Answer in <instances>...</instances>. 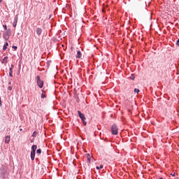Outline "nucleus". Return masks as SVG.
Segmentation results:
<instances>
[{"label": "nucleus", "mask_w": 179, "mask_h": 179, "mask_svg": "<svg viewBox=\"0 0 179 179\" xmlns=\"http://www.w3.org/2000/svg\"><path fill=\"white\" fill-rule=\"evenodd\" d=\"M76 58H82V52L80 50L77 51Z\"/></svg>", "instance_id": "obj_9"}, {"label": "nucleus", "mask_w": 179, "mask_h": 179, "mask_svg": "<svg viewBox=\"0 0 179 179\" xmlns=\"http://www.w3.org/2000/svg\"><path fill=\"white\" fill-rule=\"evenodd\" d=\"M1 2H2V0H0V3H1Z\"/></svg>", "instance_id": "obj_28"}, {"label": "nucleus", "mask_w": 179, "mask_h": 179, "mask_svg": "<svg viewBox=\"0 0 179 179\" xmlns=\"http://www.w3.org/2000/svg\"><path fill=\"white\" fill-rule=\"evenodd\" d=\"M14 66L13 64H11V67L10 68V72H9V76H10V78H13V70Z\"/></svg>", "instance_id": "obj_6"}, {"label": "nucleus", "mask_w": 179, "mask_h": 179, "mask_svg": "<svg viewBox=\"0 0 179 179\" xmlns=\"http://www.w3.org/2000/svg\"><path fill=\"white\" fill-rule=\"evenodd\" d=\"M8 62V57H6L2 60V64H7Z\"/></svg>", "instance_id": "obj_12"}, {"label": "nucleus", "mask_w": 179, "mask_h": 179, "mask_svg": "<svg viewBox=\"0 0 179 179\" xmlns=\"http://www.w3.org/2000/svg\"><path fill=\"white\" fill-rule=\"evenodd\" d=\"M13 48H14V50H17V46H13Z\"/></svg>", "instance_id": "obj_17"}, {"label": "nucleus", "mask_w": 179, "mask_h": 179, "mask_svg": "<svg viewBox=\"0 0 179 179\" xmlns=\"http://www.w3.org/2000/svg\"><path fill=\"white\" fill-rule=\"evenodd\" d=\"M78 114L80 117V118L81 119L82 121H85V120H86V117H85V115L82 113V112H80V110L78 111Z\"/></svg>", "instance_id": "obj_4"}, {"label": "nucleus", "mask_w": 179, "mask_h": 179, "mask_svg": "<svg viewBox=\"0 0 179 179\" xmlns=\"http://www.w3.org/2000/svg\"><path fill=\"white\" fill-rule=\"evenodd\" d=\"M134 79H135V78H134V77H132V80H134Z\"/></svg>", "instance_id": "obj_26"}, {"label": "nucleus", "mask_w": 179, "mask_h": 179, "mask_svg": "<svg viewBox=\"0 0 179 179\" xmlns=\"http://www.w3.org/2000/svg\"><path fill=\"white\" fill-rule=\"evenodd\" d=\"M8 90H10V91L12 90V87H11V86H9V87H8Z\"/></svg>", "instance_id": "obj_18"}, {"label": "nucleus", "mask_w": 179, "mask_h": 179, "mask_svg": "<svg viewBox=\"0 0 179 179\" xmlns=\"http://www.w3.org/2000/svg\"><path fill=\"white\" fill-rule=\"evenodd\" d=\"M17 19H18L17 15H15V17L14 18V22H13V27H16V26L17 24Z\"/></svg>", "instance_id": "obj_5"}, {"label": "nucleus", "mask_w": 179, "mask_h": 179, "mask_svg": "<svg viewBox=\"0 0 179 179\" xmlns=\"http://www.w3.org/2000/svg\"><path fill=\"white\" fill-rule=\"evenodd\" d=\"M103 165H101L100 166H99V169H103Z\"/></svg>", "instance_id": "obj_24"}, {"label": "nucleus", "mask_w": 179, "mask_h": 179, "mask_svg": "<svg viewBox=\"0 0 179 179\" xmlns=\"http://www.w3.org/2000/svg\"><path fill=\"white\" fill-rule=\"evenodd\" d=\"M134 79H135V78H134V77H132V80H134Z\"/></svg>", "instance_id": "obj_25"}, {"label": "nucleus", "mask_w": 179, "mask_h": 179, "mask_svg": "<svg viewBox=\"0 0 179 179\" xmlns=\"http://www.w3.org/2000/svg\"><path fill=\"white\" fill-rule=\"evenodd\" d=\"M37 134H38V132H37V131H34L33 132V134H32V136L34 137V138H36V136H37Z\"/></svg>", "instance_id": "obj_13"}, {"label": "nucleus", "mask_w": 179, "mask_h": 179, "mask_svg": "<svg viewBox=\"0 0 179 179\" xmlns=\"http://www.w3.org/2000/svg\"><path fill=\"white\" fill-rule=\"evenodd\" d=\"M20 131H23V129H20Z\"/></svg>", "instance_id": "obj_27"}, {"label": "nucleus", "mask_w": 179, "mask_h": 179, "mask_svg": "<svg viewBox=\"0 0 179 179\" xmlns=\"http://www.w3.org/2000/svg\"><path fill=\"white\" fill-rule=\"evenodd\" d=\"M3 27L4 30H7L8 29V27L6 25H3Z\"/></svg>", "instance_id": "obj_16"}, {"label": "nucleus", "mask_w": 179, "mask_h": 179, "mask_svg": "<svg viewBox=\"0 0 179 179\" xmlns=\"http://www.w3.org/2000/svg\"><path fill=\"white\" fill-rule=\"evenodd\" d=\"M0 100H1V96H0Z\"/></svg>", "instance_id": "obj_29"}, {"label": "nucleus", "mask_w": 179, "mask_h": 179, "mask_svg": "<svg viewBox=\"0 0 179 179\" xmlns=\"http://www.w3.org/2000/svg\"><path fill=\"white\" fill-rule=\"evenodd\" d=\"M8 45H9V43L8 42H6V44L3 45V51L6 50Z\"/></svg>", "instance_id": "obj_11"}, {"label": "nucleus", "mask_w": 179, "mask_h": 179, "mask_svg": "<svg viewBox=\"0 0 179 179\" xmlns=\"http://www.w3.org/2000/svg\"><path fill=\"white\" fill-rule=\"evenodd\" d=\"M112 135H118V127L117 124H113L111 127Z\"/></svg>", "instance_id": "obj_2"}, {"label": "nucleus", "mask_w": 179, "mask_h": 179, "mask_svg": "<svg viewBox=\"0 0 179 179\" xmlns=\"http://www.w3.org/2000/svg\"><path fill=\"white\" fill-rule=\"evenodd\" d=\"M41 99H45V91L42 90Z\"/></svg>", "instance_id": "obj_10"}, {"label": "nucleus", "mask_w": 179, "mask_h": 179, "mask_svg": "<svg viewBox=\"0 0 179 179\" xmlns=\"http://www.w3.org/2000/svg\"><path fill=\"white\" fill-rule=\"evenodd\" d=\"M37 85L40 89H42L43 86H44V82L40 79V76H36Z\"/></svg>", "instance_id": "obj_3"}, {"label": "nucleus", "mask_w": 179, "mask_h": 179, "mask_svg": "<svg viewBox=\"0 0 179 179\" xmlns=\"http://www.w3.org/2000/svg\"><path fill=\"white\" fill-rule=\"evenodd\" d=\"M176 44L179 47V38L178 39Z\"/></svg>", "instance_id": "obj_19"}, {"label": "nucleus", "mask_w": 179, "mask_h": 179, "mask_svg": "<svg viewBox=\"0 0 179 179\" xmlns=\"http://www.w3.org/2000/svg\"><path fill=\"white\" fill-rule=\"evenodd\" d=\"M36 150H37V145H33L31 146V160H34V157H36Z\"/></svg>", "instance_id": "obj_1"}, {"label": "nucleus", "mask_w": 179, "mask_h": 179, "mask_svg": "<svg viewBox=\"0 0 179 179\" xmlns=\"http://www.w3.org/2000/svg\"><path fill=\"white\" fill-rule=\"evenodd\" d=\"M134 93H137V94L139 93V89L135 88L134 90Z\"/></svg>", "instance_id": "obj_15"}, {"label": "nucleus", "mask_w": 179, "mask_h": 179, "mask_svg": "<svg viewBox=\"0 0 179 179\" xmlns=\"http://www.w3.org/2000/svg\"><path fill=\"white\" fill-rule=\"evenodd\" d=\"M83 124H84V125H85V126H86V125H87V123H86V122H85V120H84V121H83Z\"/></svg>", "instance_id": "obj_21"}, {"label": "nucleus", "mask_w": 179, "mask_h": 179, "mask_svg": "<svg viewBox=\"0 0 179 179\" xmlns=\"http://www.w3.org/2000/svg\"><path fill=\"white\" fill-rule=\"evenodd\" d=\"M96 170H100V166H96Z\"/></svg>", "instance_id": "obj_22"}, {"label": "nucleus", "mask_w": 179, "mask_h": 179, "mask_svg": "<svg viewBox=\"0 0 179 179\" xmlns=\"http://www.w3.org/2000/svg\"><path fill=\"white\" fill-rule=\"evenodd\" d=\"M1 106H2V101H1V99H0V107H1Z\"/></svg>", "instance_id": "obj_23"}, {"label": "nucleus", "mask_w": 179, "mask_h": 179, "mask_svg": "<svg viewBox=\"0 0 179 179\" xmlns=\"http://www.w3.org/2000/svg\"><path fill=\"white\" fill-rule=\"evenodd\" d=\"M36 153H37V155H41V149H38L36 150Z\"/></svg>", "instance_id": "obj_14"}, {"label": "nucleus", "mask_w": 179, "mask_h": 179, "mask_svg": "<svg viewBox=\"0 0 179 179\" xmlns=\"http://www.w3.org/2000/svg\"><path fill=\"white\" fill-rule=\"evenodd\" d=\"M41 33H43V29L41 28L36 29V34L38 36H41Z\"/></svg>", "instance_id": "obj_7"}, {"label": "nucleus", "mask_w": 179, "mask_h": 179, "mask_svg": "<svg viewBox=\"0 0 179 179\" xmlns=\"http://www.w3.org/2000/svg\"><path fill=\"white\" fill-rule=\"evenodd\" d=\"M171 176H172L173 177H176V173H174L173 174L171 173Z\"/></svg>", "instance_id": "obj_20"}, {"label": "nucleus", "mask_w": 179, "mask_h": 179, "mask_svg": "<svg viewBox=\"0 0 179 179\" xmlns=\"http://www.w3.org/2000/svg\"><path fill=\"white\" fill-rule=\"evenodd\" d=\"M10 142V136H6L5 137V143H9Z\"/></svg>", "instance_id": "obj_8"}]
</instances>
